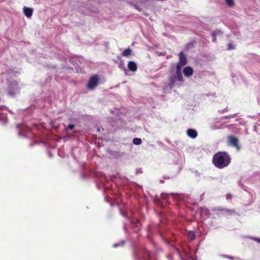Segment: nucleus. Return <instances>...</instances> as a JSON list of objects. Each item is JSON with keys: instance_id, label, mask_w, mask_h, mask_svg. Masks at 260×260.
<instances>
[{"instance_id": "nucleus-1", "label": "nucleus", "mask_w": 260, "mask_h": 260, "mask_svg": "<svg viewBox=\"0 0 260 260\" xmlns=\"http://www.w3.org/2000/svg\"><path fill=\"white\" fill-rule=\"evenodd\" d=\"M231 160L230 156L228 153L219 152L213 155L212 161L216 167L218 169H223L230 164Z\"/></svg>"}, {"instance_id": "nucleus-2", "label": "nucleus", "mask_w": 260, "mask_h": 260, "mask_svg": "<svg viewBox=\"0 0 260 260\" xmlns=\"http://www.w3.org/2000/svg\"><path fill=\"white\" fill-rule=\"evenodd\" d=\"M135 254L136 260H150L151 259L149 252L144 248L137 249Z\"/></svg>"}, {"instance_id": "nucleus-3", "label": "nucleus", "mask_w": 260, "mask_h": 260, "mask_svg": "<svg viewBox=\"0 0 260 260\" xmlns=\"http://www.w3.org/2000/svg\"><path fill=\"white\" fill-rule=\"evenodd\" d=\"M177 81H183L181 71L180 70V74L179 75L178 73V69L176 70V74L175 75H172L169 77V85L170 87L171 88H173L176 85Z\"/></svg>"}, {"instance_id": "nucleus-4", "label": "nucleus", "mask_w": 260, "mask_h": 260, "mask_svg": "<svg viewBox=\"0 0 260 260\" xmlns=\"http://www.w3.org/2000/svg\"><path fill=\"white\" fill-rule=\"evenodd\" d=\"M100 78L98 75H94L91 76L88 82L87 87L89 89H93L96 87L99 83Z\"/></svg>"}, {"instance_id": "nucleus-5", "label": "nucleus", "mask_w": 260, "mask_h": 260, "mask_svg": "<svg viewBox=\"0 0 260 260\" xmlns=\"http://www.w3.org/2000/svg\"><path fill=\"white\" fill-rule=\"evenodd\" d=\"M179 61L177 64L176 69H178V73L179 75L180 74V70L181 71L182 67L186 64L187 60H186V56H185L184 53L182 51H181L179 53Z\"/></svg>"}, {"instance_id": "nucleus-6", "label": "nucleus", "mask_w": 260, "mask_h": 260, "mask_svg": "<svg viewBox=\"0 0 260 260\" xmlns=\"http://www.w3.org/2000/svg\"><path fill=\"white\" fill-rule=\"evenodd\" d=\"M228 144L235 147L238 150L240 149L238 139L232 135L227 136Z\"/></svg>"}, {"instance_id": "nucleus-7", "label": "nucleus", "mask_w": 260, "mask_h": 260, "mask_svg": "<svg viewBox=\"0 0 260 260\" xmlns=\"http://www.w3.org/2000/svg\"><path fill=\"white\" fill-rule=\"evenodd\" d=\"M187 135L190 138L192 139H195L198 136V133L194 129L189 128L187 131Z\"/></svg>"}, {"instance_id": "nucleus-8", "label": "nucleus", "mask_w": 260, "mask_h": 260, "mask_svg": "<svg viewBox=\"0 0 260 260\" xmlns=\"http://www.w3.org/2000/svg\"><path fill=\"white\" fill-rule=\"evenodd\" d=\"M183 71L184 75L186 77H189L193 74V69L190 67H186Z\"/></svg>"}, {"instance_id": "nucleus-9", "label": "nucleus", "mask_w": 260, "mask_h": 260, "mask_svg": "<svg viewBox=\"0 0 260 260\" xmlns=\"http://www.w3.org/2000/svg\"><path fill=\"white\" fill-rule=\"evenodd\" d=\"M127 66L128 69L132 72H135L137 70V65L133 61H129L128 62Z\"/></svg>"}, {"instance_id": "nucleus-10", "label": "nucleus", "mask_w": 260, "mask_h": 260, "mask_svg": "<svg viewBox=\"0 0 260 260\" xmlns=\"http://www.w3.org/2000/svg\"><path fill=\"white\" fill-rule=\"evenodd\" d=\"M23 12L24 15L28 18L30 17L33 13V9L30 8L24 7Z\"/></svg>"}, {"instance_id": "nucleus-11", "label": "nucleus", "mask_w": 260, "mask_h": 260, "mask_svg": "<svg viewBox=\"0 0 260 260\" xmlns=\"http://www.w3.org/2000/svg\"><path fill=\"white\" fill-rule=\"evenodd\" d=\"M132 53V50L131 48H128L123 50L122 53V55L125 57H128L130 56Z\"/></svg>"}, {"instance_id": "nucleus-12", "label": "nucleus", "mask_w": 260, "mask_h": 260, "mask_svg": "<svg viewBox=\"0 0 260 260\" xmlns=\"http://www.w3.org/2000/svg\"><path fill=\"white\" fill-rule=\"evenodd\" d=\"M220 211H224V213L227 215H231L235 213V211L232 209H221L219 210Z\"/></svg>"}, {"instance_id": "nucleus-13", "label": "nucleus", "mask_w": 260, "mask_h": 260, "mask_svg": "<svg viewBox=\"0 0 260 260\" xmlns=\"http://www.w3.org/2000/svg\"><path fill=\"white\" fill-rule=\"evenodd\" d=\"M133 142L135 145H138L142 143V140L140 138H134L133 140Z\"/></svg>"}, {"instance_id": "nucleus-14", "label": "nucleus", "mask_w": 260, "mask_h": 260, "mask_svg": "<svg viewBox=\"0 0 260 260\" xmlns=\"http://www.w3.org/2000/svg\"><path fill=\"white\" fill-rule=\"evenodd\" d=\"M225 2L226 4L230 7H232L234 5V0H225Z\"/></svg>"}, {"instance_id": "nucleus-15", "label": "nucleus", "mask_w": 260, "mask_h": 260, "mask_svg": "<svg viewBox=\"0 0 260 260\" xmlns=\"http://www.w3.org/2000/svg\"><path fill=\"white\" fill-rule=\"evenodd\" d=\"M219 32V31H216L215 32H214L212 35L213 36V40H212V41L213 42H216V36L217 35V34Z\"/></svg>"}, {"instance_id": "nucleus-16", "label": "nucleus", "mask_w": 260, "mask_h": 260, "mask_svg": "<svg viewBox=\"0 0 260 260\" xmlns=\"http://www.w3.org/2000/svg\"><path fill=\"white\" fill-rule=\"evenodd\" d=\"M74 127H75L74 124H70L68 126V127L67 128V130H68V129L72 130Z\"/></svg>"}, {"instance_id": "nucleus-17", "label": "nucleus", "mask_w": 260, "mask_h": 260, "mask_svg": "<svg viewBox=\"0 0 260 260\" xmlns=\"http://www.w3.org/2000/svg\"><path fill=\"white\" fill-rule=\"evenodd\" d=\"M234 49V47L233 45V44L231 43H230L228 45V50H232Z\"/></svg>"}, {"instance_id": "nucleus-18", "label": "nucleus", "mask_w": 260, "mask_h": 260, "mask_svg": "<svg viewBox=\"0 0 260 260\" xmlns=\"http://www.w3.org/2000/svg\"><path fill=\"white\" fill-rule=\"evenodd\" d=\"M195 237H196V236H195V235L194 234V233H192V235H191V236L190 239H191V240H194V239H195Z\"/></svg>"}, {"instance_id": "nucleus-19", "label": "nucleus", "mask_w": 260, "mask_h": 260, "mask_svg": "<svg viewBox=\"0 0 260 260\" xmlns=\"http://www.w3.org/2000/svg\"><path fill=\"white\" fill-rule=\"evenodd\" d=\"M255 241H257L258 243H260V239L258 238H254L253 239Z\"/></svg>"}, {"instance_id": "nucleus-20", "label": "nucleus", "mask_w": 260, "mask_h": 260, "mask_svg": "<svg viewBox=\"0 0 260 260\" xmlns=\"http://www.w3.org/2000/svg\"><path fill=\"white\" fill-rule=\"evenodd\" d=\"M161 198H163V199H165V194H164V193H162V194H161Z\"/></svg>"}]
</instances>
